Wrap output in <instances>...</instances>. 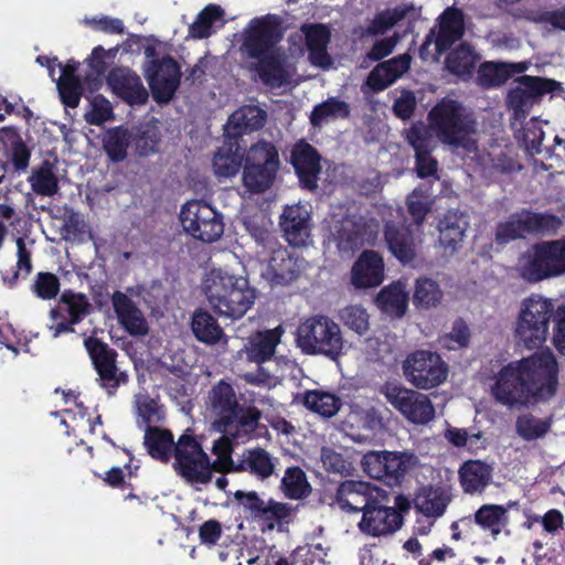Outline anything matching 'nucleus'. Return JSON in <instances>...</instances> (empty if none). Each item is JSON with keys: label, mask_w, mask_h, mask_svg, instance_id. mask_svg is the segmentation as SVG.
Wrapping results in <instances>:
<instances>
[{"label": "nucleus", "mask_w": 565, "mask_h": 565, "mask_svg": "<svg viewBox=\"0 0 565 565\" xmlns=\"http://www.w3.org/2000/svg\"><path fill=\"white\" fill-rule=\"evenodd\" d=\"M310 216L301 206H286L280 216V227L286 241L292 246H303L310 236Z\"/></svg>", "instance_id": "7c9ffc66"}, {"label": "nucleus", "mask_w": 565, "mask_h": 565, "mask_svg": "<svg viewBox=\"0 0 565 565\" xmlns=\"http://www.w3.org/2000/svg\"><path fill=\"white\" fill-rule=\"evenodd\" d=\"M249 70L255 72L260 82L270 88H280L290 81V74L285 66V58L278 52L255 58Z\"/></svg>", "instance_id": "c85d7f7f"}, {"label": "nucleus", "mask_w": 565, "mask_h": 565, "mask_svg": "<svg viewBox=\"0 0 565 565\" xmlns=\"http://www.w3.org/2000/svg\"><path fill=\"white\" fill-rule=\"evenodd\" d=\"M469 216L457 209L448 210L438 222L439 243L451 253L461 247L469 227Z\"/></svg>", "instance_id": "cd10ccee"}, {"label": "nucleus", "mask_w": 565, "mask_h": 565, "mask_svg": "<svg viewBox=\"0 0 565 565\" xmlns=\"http://www.w3.org/2000/svg\"><path fill=\"white\" fill-rule=\"evenodd\" d=\"M438 30L433 28L426 34L419 47V55L426 58L429 54V46L434 43L436 53L447 52L465 34L463 12L455 7H449L438 17Z\"/></svg>", "instance_id": "6ab92c4d"}, {"label": "nucleus", "mask_w": 565, "mask_h": 565, "mask_svg": "<svg viewBox=\"0 0 565 565\" xmlns=\"http://www.w3.org/2000/svg\"><path fill=\"white\" fill-rule=\"evenodd\" d=\"M57 89L61 102L70 108H76L79 105L83 95V84L79 77H60Z\"/></svg>", "instance_id": "338daca9"}, {"label": "nucleus", "mask_w": 565, "mask_h": 565, "mask_svg": "<svg viewBox=\"0 0 565 565\" xmlns=\"http://www.w3.org/2000/svg\"><path fill=\"white\" fill-rule=\"evenodd\" d=\"M302 404L309 411L326 418L334 416L342 406V402L337 395L319 390L307 391L303 394Z\"/></svg>", "instance_id": "c03bdc74"}, {"label": "nucleus", "mask_w": 565, "mask_h": 565, "mask_svg": "<svg viewBox=\"0 0 565 565\" xmlns=\"http://www.w3.org/2000/svg\"><path fill=\"white\" fill-rule=\"evenodd\" d=\"M191 330L198 341L213 345L224 337V331L217 320L207 311L198 309L191 320Z\"/></svg>", "instance_id": "a19ab883"}, {"label": "nucleus", "mask_w": 565, "mask_h": 565, "mask_svg": "<svg viewBox=\"0 0 565 565\" xmlns=\"http://www.w3.org/2000/svg\"><path fill=\"white\" fill-rule=\"evenodd\" d=\"M518 271L530 284L565 275V238L542 241L521 254Z\"/></svg>", "instance_id": "39448f33"}, {"label": "nucleus", "mask_w": 565, "mask_h": 565, "mask_svg": "<svg viewBox=\"0 0 565 565\" xmlns=\"http://www.w3.org/2000/svg\"><path fill=\"white\" fill-rule=\"evenodd\" d=\"M509 67L510 65L503 62H486L479 67V78L488 87H498L511 77Z\"/></svg>", "instance_id": "052dcab7"}, {"label": "nucleus", "mask_w": 565, "mask_h": 565, "mask_svg": "<svg viewBox=\"0 0 565 565\" xmlns=\"http://www.w3.org/2000/svg\"><path fill=\"white\" fill-rule=\"evenodd\" d=\"M443 296L440 286L434 279L419 277L415 280L413 305L417 309H429L438 306Z\"/></svg>", "instance_id": "49530a36"}, {"label": "nucleus", "mask_w": 565, "mask_h": 565, "mask_svg": "<svg viewBox=\"0 0 565 565\" xmlns=\"http://www.w3.org/2000/svg\"><path fill=\"white\" fill-rule=\"evenodd\" d=\"M382 490L366 481L345 480L339 483L334 502L343 511L363 513Z\"/></svg>", "instance_id": "4be33fe9"}, {"label": "nucleus", "mask_w": 565, "mask_h": 565, "mask_svg": "<svg viewBox=\"0 0 565 565\" xmlns=\"http://www.w3.org/2000/svg\"><path fill=\"white\" fill-rule=\"evenodd\" d=\"M477 56L470 45L461 43L445 61L446 68L458 76H469L476 68Z\"/></svg>", "instance_id": "8fccbe9b"}, {"label": "nucleus", "mask_w": 565, "mask_h": 565, "mask_svg": "<svg viewBox=\"0 0 565 565\" xmlns=\"http://www.w3.org/2000/svg\"><path fill=\"white\" fill-rule=\"evenodd\" d=\"M449 502L450 498L444 489L433 486L419 488L414 498L416 510L427 518H440Z\"/></svg>", "instance_id": "4c0bfd02"}, {"label": "nucleus", "mask_w": 565, "mask_h": 565, "mask_svg": "<svg viewBox=\"0 0 565 565\" xmlns=\"http://www.w3.org/2000/svg\"><path fill=\"white\" fill-rule=\"evenodd\" d=\"M266 119L267 113L259 106L244 105L228 117L224 135L239 141L245 134L262 129Z\"/></svg>", "instance_id": "bb28decb"}, {"label": "nucleus", "mask_w": 565, "mask_h": 565, "mask_svg": "<svg viewBox=\"0 0 565 565\" xmlns=\"http://www.w3.org/2000/svg\"><path fill=\"white\" fill-rule=\"evenodd\" d=\"M303 259L295 256L286 247L273 249L264 273L271 287L288 286L297 280L303 269Z\"/></svg>", "instance_id": "412c9836"}, {"label": "nucleus", "mask_w": 565, "mask_h": 565, "mask_svg": "<svg viewBox=\"0 0 565 565\" xmlns=\"http://www.w3.org/2000/svg\"><path fill=\"white\" fill-rule=\"evenodd\" d=\"M386 401L408 422L425 425L435 417V407L430 398L396 383H385L381 390Z\"/></svg>", "instance_id": "4468645a"}, {"label": "nucleus", "mask_w": 565, "mask_h": 565, "mask_svg": "<svg viewBox=\"0 0 565 565\" xmlns=\"http://www.w3.org/2000/svg\"><path fill=\"white\" fill-rule=\"evenodd\" d=\"M350 114L351 108L347 102L338 97H329L313 107L310 121L313 126H320L324 121L347 119L350 117Z\"/></svg>", "instance_id": "a18cd8bd"}, {"label": "nucleus", "mask_w": 565, "mask_h": 565, "mask_svg": "<svg viewBox=\"0 0 565 565\" xmlns=\"http://www.w3.org/2000/svg\"><path fill=\"white\" fill-rule=\"evenodd\" d=\"M161 142V135L156 127L143 129L135 139V150L140 157H148L158 151Z\"/></svg>", "instance_id": "774afa93"}, {"label": "nucleus", "mask_w": 565, "mask_h": 565, "mask_svg": "<svg viewBox=\"0 0 565 565\" xmlns=\"http://www.w3.org/2000/svg\"><path fill=\"white\" fill-rule=\"evenodd\" d=\"M409 295L402 281L392 282L377 294V308L392 318H402L408 308Z\"/></svg>", "instance_id": "e433bc0d"}, {"label": "nucleus", "mask_w": 565, "mask_h": 565, "mask_svg": "<svg viewBox=\"0 0 565 565\" xmlns=\"http://www.w3.org/2000/svg\"><path fill=\"white\" fill-rule=\"evenodd\" d=\"M405 380L418 390H431L443 384L448 376V365L437 352L416 350L403 361Z\"/></svg>", "instance_id": "9b49d317"}, {"label": "nucleus", "mask_w": 565, "mask_h": 565, "mask_svg": "<svg viewBox=\"0 0 565 565\" xmlns=\"http://www.w3.org/2000/svg\"><path fill=\"white\" fill-rule=\"evenodd\" d=\"M409 7H395L375 14L369 25L362 31V36H377L384 34L395 24L406 18Z\"/></svg>", "instance_id": "3c124183"}, {"label": "nucleus", "mask_w": 565, "mask_h": 565, "mask_svg": "<svg viewBox=\"0 0 565 565\" xmlns=\"http://www.w3.org/2000/svg\"><path fill=\"white\" fill-rule=\"evenodd\" d=\"M60 286V279L55 274L39 271L31 285V290L38 298L51 300L57 296Z\"/></svg>", "instance_id": "e2e57ef3"}, {"label": "nucleus", "mask_w": 565, "mask_h": 565, "mask_svg": "<svg viewBox=\"0 0 565 565\" xmlns=\"http://www.w3.org/2000/svg\"><path fill=\"white\" fill-rule=\"evenodd\" d=\"M28 181L32 191L42 196H53L60 189L55 163L50 160H44L40 167L33 169Z\"/></svg>", "instance_id": "79ce46f5"}, {"label": "nucleus", "mask_w": 565, "mask_h": 565, "mask_svg": "<svg viewBox=\"0 0 565 565\" xmlns=\"http://www.w3.org/2000/svg\"><path fill=\"white\" fill-rule=\"evenodd\" d=\"M207 407L213 429L235 440L250 439L263 416L257 406L241 403L234 386L224 379L210 390Z\"/></svg>", "instance_id": "f03ea898"}, {"label": "nucleus", "mask_w": 565, "mask_h": 565, "mask_svg": "<svg viewBox=\"0 0 565 565\" xmlns=\"http://www.w3.org/2000/svg\"><path fill=\"white\" fill-rule=\"evenodd\" d=\"M427 121L436 138L446 146L467 148L477 131V120L460 102L444 97L428 111Z\"/></svg>", "instance_id": "20e7f679"}, {"label": "nucleus", "mask_w": 565, "mask_h": 565, "mask_svg": "<svg viewBox=\"0 0 565 565\" xmlns=\"http://www.w3.org/2000/svg\"><path fill=\"white\" fill-rule=\"evenodd\" d=\"M152 98L158 104L169 103L181 83V68L171 55L148 61L143 68Z\"/></svg>", "instance_id": "dca6fc26"}, {"label": "nucleus", "mask_w": 565, "mask_h": 565, "mask_svg": "<svg viewBox=\"0 0 565 565\" xmlns=\"http://www.w3.org/2000/svg\"><path fill=\"white\" fill-rule=\"evenodd\" d=\"M234 498L237 501L238 505L242 508L243 513L246 519H250L253 521L258 522L263 525L265 519L268 515L269 509L274 503V499L270 498L268 500H264L259 497L256 491H242L237 490L234 493Z\"/></svg>", "instance_id": "37998d69"}, {"label": "nucleus", "mask_w": 565, "mask_h": 565, "mask_svg": "<svg viewBox=\"0 0 565 565\" xmlns=\"http://www.w3.org/2000/svg\"><path fill=\"white\" fill-rule=\"evenodd\" d=\"M332 235L340 252L359 248L364 239V223L361 216L347 214L333 225Z\"/></svg>", "instance_id": "473e14b6"}, {"label": "nucleus", "mask_w": 565, "mask_h": 565, "mask_svg": "<svg viewBox=\"0 0 565 565\" xmlns=\"http://www.w3.org/2000/svg\"><path fill=\"white\" fill-rule=\"evenodd\" d=\"M555 308L551 299L531 295L523 300L515 327V339L526 349H537L546 341Z\"/></svg>", "instance_id": "0eeeda50"}, {"label": "nucleus", "mask_w": 565, "mask_h": 565, "mask_svg": "<svg viewBox=\"0 0 565 565\" xmlns=\"http://www.w3.org/2000/svg\"><path fill=\"white\" fill-rule=\"evenodd\" d=\"M281 488L285 495L292 500L305 498L311 490L305 471L298 466L286 469L281 479Z\"/></svg>", "instance_id": "864d4df0"}, {"label": "nucleus", "mask_w": 565, "mask_h": 565, "mask_svg": "<svg viewBox=\"0 0 565 565\" xmlns=\"http://www.w3.org/2000/svg\"><path fill=\"white\" fill-rule=\"evenodd\" d=\"M106 82L111 92L130 106H140L148 102L149 93L141 78L129 67H114L109 71Z\"/></svg>", "instance_id": "aec40b11"}, {"label": "nucleus", "mask_w": 565, "mask_h": 565, "mask_svg": "<svg viewBox=\"0 0 565 565\" xmlns=\"http://www.w3.org/2000/svg\"><path fill=\"white\" fill-rule=\"evenodd\" d=\"M281 330L275 328L260 332L250 343L249 355L257 363L269 361L280 342Z\"/></svg>", "instance_id": "603ef678"}, {"label": "nucleus", "mask_w": 565, "mask_h": 565, "mask_svg": "<svg viewBox=\"0 0 565 565\" xmlns=\"http://www.w3.org/2000/svg\"><path fill=\"white\" fill-rule=\"evenodd\" d=\"M524 235L520 212L512 214L508 221L497 225L494 241L499 245H504L518 238H523Z\"/></svg>", "instance_id": "0e129e2a"}, {"label": "nucleus", "mask_w": 565, "mask_h": 565, "mask_svg": "<svg viewBox=\"0 0 565 565\" xmlns=\"http://www.w3.org/2000/svg\"><path fill=\"white\" fill-rule=\"evenodd\" d=\"M518 82V86L535 102L547 93H554L562 89L561 83L551 78L523 75L519 77Z\"/></svg>", "instance_id": "13d9d810"}, {"label": "nucleus", "mask_w": 565, "mask_h": 565, "mask_svg": "<svg viewBox=\"0 0 565 565\" xmlns=\"http://www.w3.org/2000/svg\"><path fill=\"white\" fill-rule=\"evenodd\" d=\"M492 467L482 460H467L459 470V482L467 494L482 493L492 480Z\"/></svg>", "instance_id": "72a5a7b5"}, {"label": "nucleus", "mask_w": 565, "mask_h": 565, "mask_svg": "<svg viewBox=\"0 0 565 565\" xmlns=\"http://www.w3.org/2000/svg\"><path fill=\"white\" fill-rule=\"evenodd\" d=\"M557 387L558 363L546 350L503 366L492 392L501 404L514 406L550 401Z\"/></svg>", "instance_id": "f257e3e1"}, {"label": "nucleus", "mask_w": 565, "mask_h": 565, "mask_svg": "<svg viewBox=\"0 0 565 565\" xmlns=\"http://www.w3.org/2000/svg\"><path fill=\"white\" fill-rule=\"evenodd\" d=\"M145 446L153 459L168 462L173 456V434L169 429L148 426L145 433Z\"/></svg>", "instance_id": "58836bf2"}, {"label": "nucleus", "mask_w": 565, "mask_h": 565, "mask_svg": "<svg viewBox=\"0 0 565 565\" xmlns=\"http://www.w3.org/2000/svg\"><path fill=\"white\" fill-rule=\"evenodd\" d=\"M236 470L246 471L260 480H265L275 471L274 458L264 448H250L245 451L244 458L236 467Z\"/></svg>", "instance_id": "ea45409f"}, {"label": "nucleus", "mask_w": 565, "mask_h": 565, "mask_svg": "<svg viewBox=\"0 0 565 565\" xmlns=\"http://www.w3.org/2000/svg\"><path fill=\"white\" fill-rule=\"evenodd\" d=\"M224 15V10L217 4L206 6L190 25L189 32L194 39H206L212 34V26Z\"/></svg>", "instance_id": "6e6d98bb"}, {"label": "nucleus", "mask_w": 565, "mask_h": 565, "mask_svg": "<svg viewBox=\"0 0 565 565\" xmlns=\"http://www.w3.org/2000/svg\"><path fill=\"white\" fill-rule=\"evenodd\" d=\"M407 211L416 225H422L431 210V202L425 191L416 188L406 199Z\"/></svg>", "instance_id": "69168bd1"}, {"label": "nucleus", "mask_w": 565, "mask_h": 565, "mask_svg": "<svg viewBox=\"0 0 565 565\" xmlns=\"http://www.w3.org/2000/svg\"><path fill=\"white\" fill-rule=\"evenodd\" d=\"M522 226L525 234L555 233L562 225L558 216L552 213H539L529 210L521 212Z\"/></svg>", "instance_id": "09e8293b"}, {"label": "nucleus", "mask_w": 565, "mask_h": 565, "mask_svg": "<svg viewBox=\"0 0 565 565\" xmlns=\"http://www.w3.org/2000/svg\"><path fill=\"white\" fill-rule=\"evenodd\" d=\"M384 280L383 257L373 249L363 250L351 269V282L358 289L380 286Z\"/></svg>", "instance_id": "5701e85b"}, {"label": "nucleus", "mask_w": 565, "mask_h": 565, "mask_svg": "<svg viewBox=\"0 0 565 565\" xmlns=\"http://www.w3.org/2000/svg\"><path fill=\"white\" fill-rule=\"evenodd\" d=\"M279 168L280 160L276 146L259 140L246 154L243 184L250 193H263L273 185Z\"/></svg>", "instance_id": "6e6552de"}, {"label": "nucleus", "mask_w": 565, "mask_h": 565, "mask_svg": "<svg viewBox=\"0 0 565 565\" xmlns=\"http://www.w3.org/2000/svg\"><path fill=\"white\" fill-rule=\"evenodd\" d=\"M301 32L305 35L309 62L313 66L329 68L332 65V57L327 51L331 40L330 29L322 23H312L303 24Z\"/></svg>", "instance_id": "393cba45"}, {"label": "nucleus", "mask_w": 565, "mask_h": 565, "mask_svg": "<svg viewBox=\"0 0 565 565\" xmlns=\"http://www.w3.org/2000/svg\"><path fill=\"white\" fill-rule=\"evenodd\" d=\"M246 158L245 149L239 146V141L231 139L224 135V141L213 158V167L218 177H234L241 169L243 160Z\"/></svg>", "instance_id": "c9c22d12"}, {"label": "nucleus", "mask_w": 565, "mask_h": 565, "mask_svg": "<svg viewBox=\"0 0 565 565\" xmlns=\"http://www.w3.org/2000/svg\"><path fill=\"white\" fill-rule=\"evenodd\" d=\"M551 428V423L546 419L537 418L532 414H523L516 418V434L526 441H532L544 437Z\"/></svg>", "instance_id": "4d7b16f0"}, {"label": "nucleus", "mask_w": 565, "mask_h": 565, "mask_svg": "<svg viewBox=\"0 0 565 565\" xmlns=\"http://www.w3.org/2000/svg\"><path fill=\"white\" fill-rule=\"evenodd\" d=\"M384 238L388 250L402 263L411 264L416 257L415 239L409 227L387 223Z\"/></svg>", "instance_id": "2f4dec72"}, {"label": "nucleus", "mask_w": 565, "mask_h": 565, "mask_svg": "<svg viewBox=\"0 0 565 565\" xmlns=\"http://www.w3.org/2000/svg\"><path fill=\"white\" fill-rule=\"evenodd\" d=\"M282 39L280 21L267 14L250 21L244 33L242 50L249 58H257L278 51L276 45Z\"/></svg>", "instance_id": "f3484780"}, {"label": "nucleus", "mask_w": 565, "mask_h": 565, "mask_svg": "<svg viewBox=\"0 0 565 565\" xmlns=\"http://www.w3.org/2000/svg\"><path fill=\"white\" fill-rule=\"evenodd\" d=\"M17 255H18V262H17V269L10 277H3V282L9 287L13 288L20 275L22 274V277H28L32 269V259H31V252L26 248L25 242L23 237L17 238Z\"/></svg>", "instance_id": "680f3d73"}, {"label": "nucleus", "mask_w": 565, "mask_h": 565, "mask_svg": "<svg viewBox=\"0 0 565 565\" xmlns=\"http://www.w3.org/2000/svg\"><path fill=\"white\" fill-rule=\"evenodd\" d=\"M294 511L295 509L290 503L274 500L271 508L267 511L268 515L262 525L263 530L273 531L277 529L282 531L284 526L291 522Z\"/></svg>", "instance_id": "bf43d9fd"}, {"label": "nucleus", "mask_w": 565, "mask_h": 565, "mask_svg": "<svg viewBox=\"0 0 565 565\" xmlns=\"http://www.w3.org/2000/svg\"><path fill=\"white\" fill-rule=\"evenodd\" d=\"M433 131L429 124L425 125L423 121H416L405 131V139L407 143L417 154H431L434 151Z\"/></svg>", "instance_id": "5fc2aeb1"}, {"label": "nucleus", "mask_w": 565, "mask_h": 565, "mask_svg": "<svg viewBox=\"0 0 565 565\" xmlns=\"http://www.w3.org/2000/svg\"><path fill=\"white\" fill-rule=\"evenodd\" d=\"M92 305L86 295L64 290L58 305L50 310L52 324L49 327L52 337L58 338L64 333H73L78 324L90 312Z\"/></svg>", "instance_id": "a211bd4d"}, {"label": "nucleus", "mask_w": 565, "mask_h": 565, "mask_svg": "<svg viewBox=\"0 0 565 565\" xmlns=\"http://www.w3.org/2000/svg\"><path fill=\"white\" fill-rule=\"evenodd\" d=\"M390 503V494L382 490L364 510L358 523L359 530L372 537L387 536L397 532L404 523V518Z\"/></svg>", "instance_id": "2eb2a0df"}, {"label": "nucleus", "mask_w": 565, "mask_h": 565, "mask_svg": "<svg viewBox=\"0 0 565 565\" xmlns=\"http://www.w3.org/2000/svg\"><path fill=\"white\" fill-rule=\"evenodd\" d=\"M180 222L186 234L203 243H213L224 233L223 215L202 200H191L182 205Z\"/></svg>", "instance_id": "9d476101"}, {"label": "nucleus", "mask_w": 565, "mask_h": 565, "mask_svg": "<svg viewBox=\"0 0 565 565\" xmlns=\"http://www.w3.org/2000/svg\"><path fill=\"white\" fill-rule=\"evenodd\" d=\"M205 295L214 312L236 320L253 307L257 291L247 277L213 269L206 280Z\"/></svg>", "instance_id": "7ed1b4c3"}, {"label": "nucleus", "mask_w": 565, "mask_h": 565, "mask_svg": "<svg viewBox=\"0 0 565 565\" xmlns=\"http://www.w3.org/2000/svg\"><path fill=\"white\" fill-rule=\"evenodd\" d=\"M0 152L9 159L8 162L14 171L24 172L29 168L31 149L23 141L17 127L0 128Z\"/></svg>", "instance_id": "c756f323"}, {"label": "nucleus", "mask_w": 565, "mask_h": 565, "mask_svg": "<svg viewBox=\"0 0 565 565\" xmlns=\"http://www.w3.org/2000/svg\"><path fill=\"white\" fill-rule=\"evenodd\" d=\"M298 348L306 354H322L335 361L343 350L339 324L324 316H315L299 324L296 332Z\"/></svg>", "instance_id": "423d86ee"}, {"label": "nucleus", "mask_w": 565, "mask_h": 565, "mask_svg": "<svg viewBox=\"0 0 565 565\" xmlns=\"http://www.w3.org/2000/svg\"><path fill=\"white\" fill-rule=\"evenodd\" d=\"M461 522L471 525L475 523L483 532H489L493 540L501 534L502 530L509 524L508 508L501 504H482L473 514L466 516Z\"/></svg>", "instance_id": "f704fd0d"}, {"label": "nucleus", "mask_w": 565, "mask_h": 565, "mask_svg": "<svg viewBox=\"0 0 565 565\" xmlns=\"http://www.w3.org/2000/svg\"><path fill=\"white\" fill-rule=\"evenodd\" d=\"M417 461V457L407 451L371 450L363 455L361 467L370 478L394 486L402 482Z\"/></svg>", "instance_id": "f8f14e48"}, {"label": "nucleus", "mask_w": 565, "mask_h": 565, "mask_svg": "<svg viewBox=\"0 0 565 565\" xmlns=\"http://www.w3.org/2000/svg\"><path fill=\"white\" fill-rule=\"evenodd\" d=\"M174 468L186 481L207 483L211 481V461L190 429L174 441Z\"/></svg>", "instance_id": "ddd939ff"}, {"label": "nucleus", "mask_w": 565, "mask_h": 565, "mask_svg": "<svg viewBox=\"0 0 565 565\" xmlns=\"http://www.w3.org/2000/svg\"><path fill=\"white\" fill-rule=\"evenodd\" d=\"M84 347L97 374V384L108 396H115L118 388L129 381L127 371H122L118 366V352L108 343L93 335L84 339Z\"/></svg>", "instance_id": "1a4fd4ad"}, {"label": "nucleus", "mask_w": 565, "mask_h": 565, "mask_svg": "<svg viewBox=\"0 0 565 565\" xmlns=\"http://www.w3.org/2000/svg\"><path fill=\"white\" fill-rule=\"evenodd\" d=\"M129 145L130 134L124 127L109 129L103 139L104 151L114 163L122 162L127 158Z\"/></svg>", "instance_id": "de8ad7c7"}, {"label": "nucleus", "mask_w": 565, "mask_h": 565, "mask_svg": "<svg viewBox=\"0 0 565 565\" xmlns=\"http://www.w3.org/2000/svg\"><path fill=\"white\" fill-rule=\"evenodd\" d=\"M318 150L306 141H299L291 150L290 162L303 188L316 189L321 170Z\"/></svg>", "instance_id": "b1692460"}, {"label": "nucleus", "mask_w": 565, "mask_h": 565, "mask_svg": "<svg viewBox=\"0 0 565 565\" xmlns=\"http://www.w3.org/2000/svg\"><path fill=\"white\" fill-rule=\"evenodd\" d=\"M111 303L121 327L130 335H146L149 327L141 310L122 291L116 290L111 296Z\"/></svg>", "instance_id": "a878e982"}]
</instances>
